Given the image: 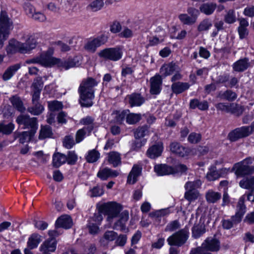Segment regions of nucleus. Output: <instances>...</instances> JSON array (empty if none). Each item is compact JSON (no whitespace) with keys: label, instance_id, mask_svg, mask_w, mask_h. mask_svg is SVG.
Instances as JSON below:
<instances>
[{"label":"nucleus","instance_id":"nucleus-27","mask_svg":"<svg viewBox=\"0 0 254 254\" xmlns=\"http://www.w3.org/2000/svg\"><path fill=\"white\" fill-rule=\"evenodd\" d=\"M57 243L55 239L50 238L41 246L40 250L43 253L54 252L56 249Z\"/></svg>","mask_w":254,"mask_h":254},{"label":"nucleus","instance_id":"nucleus-52","mask_svg":"<svg viewBox=\"0 0 254 254\" xmlns=\"http://www.w3.org/2000/svg\"><path fill=\"white\" fill-rule=\"evenodd\" d=\"M104 193L103 190L99 186H96L91 189L88 194L91 197H97L102 195Z\"/></svg>","mask_w":254,"mask_h":254},{"label":"nucleus","instance_id":"nucleus-38","mask_svg":"<svg viewBox=\"0 0 254 254\" xmlns=\"http://www.w3.org/2000/svg\"><path fill=\"white\" fill-rule=\"evenodd\" d=\"M100 154L98 151L95 149H92L88 151L85 158L89 163H94L96 162L100 158Z\"/></svg>","mask_w":254,"mask_h":254},{"label":"nucleus","instance_id":"nucleus-36","mask_svg":"<svg viewBox=\"0 0 254 254\" xmlns=\"http://www.w3.org/2000/svg\"><path fill=\"white\" fill-rule=\"evenodd\" d=\"M20 67V65L19 64H16L8 68L3 74L2 77L3 80H8L10 79Z\"/></svg>","mask_w":254,"mask_h":254},{"label":"nucleus","instance_id":"nucleus-30","mask_svg":"<svg viewBox=\"0 0 254 254\" xmlns=\"http://www.w3.org/2000/svg\"><path fill=\"white\" fill-rule=\"evenodd\" d=\"M249 66L248 60L243 59L238 60L233 64V68L235 71L240 72L246 70Z\"/></svg>","mask_w":254,"mask_h":254},{"label":"nucleus","instance_id":"nucleus-46","mask_svg":"<svg viewBox=\"0 0 254 254\" xmlns=\"http://www.w3.org/2000/svg\"><path fill=\"white\" fill-rule=\"evenodd\" d=\"M52 134V130L50 127L47 126H42L40 132L39 138L42 139L47 137H50L51 136Z\"/></svg>","mask_w":254,"mask_h":254},{"label":"nucleus","instance_id":"nucleus-53","mask_svg":"<svg viewBox=\"0 0 254 254\" xmlns=\"http://www.w3.org/2000/svg\"><path fill=\"white\" fill-rule=\"evenodd\" d=\"M63 106L62 103L58 101L48 102V107L51 111H59L63 108Z\"/></svg>","mask_w":254,"mask_h":254},{"label":"nucleus","instance_id":"nucleus-39","mask_svg":"<svg viewBox=\"0 0 254 254\" xmlns=\"http://www.w3.org/2000/svg\"><path fill=\"white\" fill-rule=\"evenodd\" d=\"M128 111H115L112 114V116L115 119V122L119 124H121L125 118H127Z\"/></svg>","mask_w":254,"mask_h":254},{"label":"nucleus","instance_id":"nucleus-49","mask_svg":"<svg viewBox=\"0 0 254 254\" xmlns=\"http://www.w3.org/2000/svg\"><path fill=\"white\" fill-rule=\"evenodd\" d=\"M28 111L34 115H38L44 111V107L39 103L33 104V107L29 108Z\"/></svg>","mask_w":254,"mask_h":254},{"label":"nucleus","instance_id":"nucleus-14","mask_svg":"<svg viewBox=\"0 0 254 254\" xmlns=\"http://www.w3.org/2000/svg\"><path fill=\"white\" fill-rule=\"evenodd\" d=\"M252 132H254V122L251 127L236 128L229 134L228 137L230 140L234 141L239 138L248 136Z\"/></svg>","mask_w":254,"mask_h":254},{"label":"nucleus","instance_id":"nucleus-37","mask_svg":"<svg viewBox=\"0 0 254 254\" xmlns=\"http://www.w3.org/2000/svg\"><path fill=\"white\" fill-rule=\"evenodd\" d=\"M95 0L89 5V7L93 11L100 10L104 6V3H109V0Z\"/></svg>","mask_w":254,"mask_h":254},{"label":"nucleus","instance_id":"nucleus-57","mask_svg":"<svg viewBox=\"0 0 254 254\" xmlns=\"http://www.w3.org/2000/svg\"><path fill=\"white\" fill-rule=\"evenodd\" d=\"M86 127H83L82 129H79L76 134V141L77 143L81 142L85 137L86 134L88 132V131L85 130Z\"/></svg>","mask_w":254,"mask_h":254},{"label":"nucleus","instance_id":"nucleus-33","mask_svg":"<svg viewBox=\"0 0 254 254\" xmlns=\"http://www.w3.org/2000/svg\"><path fill=\"white\" fill-rule=\"evenodd\" d=\"M221 197L220 193L212 190H209L205 195L206 199L209 203H215L220 199Z\"/></svg>","mask_w":254,"mask_h":254},{"label":"nucleus","instance_id":"nucleus-44","mask_svg":"<svg viewBox=\"0 0 254 254\" xmlns=\"http://www.w3.org/2000/svg\"><path fill=\"white\" fill-rule=\"evenodd\" d=\"M10 101L13 106L17 109V110L21 112H23L25 110V108L23 106V103L20 99L17 96H13L10 99Z\"/></svg>","mask_w":254,"mask_h":254},{"label":"nucleus","instance_id":"nucleus-56","mask_svg":"<svg viewBox=\"0 0 254 254\" xmlns=\"http://www.w3.org/2000/svg\"><path fill=\"white\" fill-rule=\"evenodd\" d=\"M73 137L70 136L65 137L63 141L64 146L67 149L71 148L74 145Z\"/></svg>","mask_w":254,"mask_h":254},{"label":"nucleus","instance_id":"nucleus-35","mask_svg":"<svg viewBox=\"0 0 254 254\" xmlns=\"http://www.w3.org/2000/svg\"><path fill=\"white\" fill-rule=\"evenodd\" d=\"M241 188L248 190L254 189V177L244 178L239 183Z\"/></svg>","mask_w":254,"mask_h":254},{"label":"nucleus","instance_id":"nucleus-62","mask_svg":"<svg viewBox=\"0 0 254 254\" xmlns=\"http://www.w3.org/2000/svg\"><path fill=\"white\" fill-rule=\"evenodd\" d=\"M243 14L250 17H254V6L250 5L247 6L244 10Z\"/></svg>","mask_w":254,"mask_h":254},{"label":"nucleus","instance_id":"nucleus-20","mask_svg":"<svg viewBox=\"0 0 254 254\" xmlns=\"http://www.w3.org/2000/svg\"><path fill=\"white\" fill-rule=\"evenodd\" d=\"M118 237V234L113 231H106L100 240V243L103 247H108Z\"/></svg>","mask_w":254,"mask_h":254},{"label":"nucleus","instance_id":"nucleus-48","mask_svg":"<svg viewBox=\"0 0 254 254\" xmlns=\"http://www.w3.org/2000/svg\"><path fill=\"white\" fill-rule=\"evenodd\" d=\"M81 124L87 126L84 127H86L85 130L88 131V133L90 132L93 128V120L90 117H87L85 118L82 119L80 121Z\"/></svg>","mask_w":254,"mask_h":254},{"label":"nucleus","instance_id":"nucleus-11","mask_svg":"<svg viewBox=\"0 0 254 254\" xmlns=\"http://www.w3.org/2000/svg\"><path fill=\"white\" fill-rule=\"evenodd\" d=\"M201 185V182L199 180H196L194 182H187L185 185L186 191L185 194V197L190 202H191L196 199L199 193L196 190L199 188Z\"/></svg>","mask_w":254,"mask_h":254},{"label":"nucleus","instance_id":"nucleus-6","mask_svg":"<svg viewBox=\"0 0 254 254\" xmlns=\"http://www.w3.org/2000/svg\"><path fill=\"white\" fill-rule=\"evenodd\" d=\"M13 28V22L5 11H1L0 14V49L7 39L9 32Z\"/></svg>","mask_w":254,"mask_h":254},{"label":"nucleus","instance_id":"nucleus-29","mask_svg":"<svg viewBox=\"0 0 254 254\" xmlns=\"http://www.w3.org/2000/svg\"><path fill=\"white\" fill-rule=\"evenodd\" d=\"M190 86L188 83L178 82L172 85V89L174 93L180 94L189 89Z\"/></svg>","mask_w":254,"mask_h":254},{"label":"nucleus","instance_id":"nucleus-23","mask_svg":"<svg viewBox=\"0 0 254 254\" xmlns=\"http://www.w3.org/2000/svg\"><path fill=\"white\" fill-rule=\"evenodd\" d=\"M131 107L140 106L144 102V99L139 94H132L126 98Z\"/></svg>","mask_w":254,"mask_h":254},{"label":"nucleus","instance_id":"nucleus-9","mask_svg":"<svg viewBox=\"0 0 254 254\" xmlns=\"http://www.w3.org/2000/svg\"><path fill=\"white\" fill-rule=\"evenodd\" d=\"M246 196H242L238 201L236 209V212L235 216L232 217V221L225 220L223 222V226L224 228L229 229L231 228L233 224L238 223L241 221L242 218L246 212V207L244 205V201Z\"/></svg>","mask_w":254,"mask_h":254},{"label":"nucleus","instance_id":"nucleus-58","mask_svg":"<svg viewBox=\"0 0 254 254\" xmlns=\"http://www.w3.org/2000/svg\"><path fill=\"white\" fill-rule=\"evenodd\" d=\"M133 36L132 31L127 27L124 28L119 33V36L122 38H128Z\"/></svg>","mask_w":254,"mask_h":254},{"label":"nucleus","instance_id":"nucleus-43","mask_svg":"<svg viewBox=\"0 0 254 254\" xmlns=\"http://www.w3.org/2000/svg\"><path fill=\"white\" fill-rule=\"evenodd\" d=\"M170 213L169 208L162 209L152 212L149 214V216L154 219H158L161 217L166 216Z\"/></svg>","mask_w":254,"mask_h":254},{"label":"nucleus","instance_id":"nucleus-28","mask_svg":"<svg viewBox=\"0 0 254 254\" xmlns=\"http://www.w3.org/2000/svg\"><path fill=\"white\" fill-rule=\"evenodd\" d=\"M140 172L141 168L137 165H134L128 176L127 180V183L129 184H134L136 182L137 178L139 175Z\"/></svg>","mask_w":254,"mask_h":254},{"label":"nucleus","instance_id":"nucleus-60","mask_svg":"<svg viewBox=\"0 0 254 254\" xmlns=\"http://www.w3.org/2000/svg\"><path fill=\"white\" fill-rule=\"evenodd\" d=\"M188 13L190 15V16L195 22L197 17L199 15V11L193 7H189L187 10Z\"/></svg>","mask_w":254,"mask_h":254},{"label":"nucleus","instance_id":"nucleus-21","mask_svg":"<svg viewBox=\"0 0 254 254\" xmlns=\"http://www.w3.org/2000/svg\"><path fill=\"white\" fill-rule=\"evenodd\" d=\"M180 67L174 63L165 64L160 68V72L161 76L166 77L174 73L175 71H179Z\"/></svg>","mask_w":254,"mask_h":254},{"label":"nucleus","instance_id":"nucleus-34","mask_svg":"<svg viewBox=\"0 0 254 254\" xmlns=\"http://www.w3.org/2000/svg\"><path fill=\"white\" fill-rule=\"evenodd\" d=\"M67 157L64 154L59 153H55L53 157V164L56 167H59L65 163Z\"/></svg>","mask_w":254,"mask_h":254},{"label":"nucleus","instance_id":"nucleus-24","mask_svg":"<svg viewBox=\"0 0 254 254\" xmlns=\"http://www.w3.org/2000/svg\"><path fill=\"white\" fill-rule=\"evenodd\" d=\"M119 175V172L108 168H101L97 174V176L102 180H106L110 177H116Z\"/></svg>","mask_w":254,"mask_h":254},{"label":"nucleus","instance_id":"nucleus-2","mask_svg":"<svg viewBox=\"0 0 254 254\" xmlns=\"http://www.w3.org/2000/svg\"><path fill=\"white\" fill-rule=\"evenodd\" d=\"M53 53V51L52 50H49L46 52L42 53L39 56L27 60L26 63L27 64L37 63L45 67L57 65L62 69L65 70L74 66H78L81 63L82 57L80 55L69 59L68 61H62L59 59L53 57L52 56Z\"/></svg>","mask_w":254,"mask_h":254},{"label":"nucleus","instance_id":"nucleus-22","mask_svg":"<svg viewBox=\"0 0 254 254\" xmlns=\"http://www.w3.org/2000/svg\"><path fill=\"white\" fill-rule=\"evenodd\" d=\"M154 171L158 176H165L173 174L175 170L173 167L165 164L156 165L154 166Z\"/></svg>","mask_w":254,"mask_h":254},{"label":"nucleus","instance_id":"nucleus-19","mask_svg":"<svg viewBox=\"0 0 254 254\" xmlns=\"http://www.w3.org/2000/svg\"><path fill=\"white\" fill-rule=\"evenodd\" d=\"M162 79L161 75L156 74L150 79V93L158 94L161 90Z\"/></svg>","mask_w":254,"mask_h":254},{"label":"nucleus","instance_id":"nucleus-16","mask_svg":"<svg viewBox=\"0 0 254 254\" xmlns=\"http://www.w3.org/2000/svg\"><path fill=\"white\" fill-rule=\"evenodd\" d=\"M107 40L108 38L105 35H101L95 38H90L87 41L84 45V48L88 52H94L98 47L104 44Z\"/></svg>","mask_w":254,"mask_h":254},{"label":"nucleus","instance_id":"nucleus-59","mask_svg":"<svg viewBox=\"0 0 254 254\" xmlns=\"http://www.w3.org/2000/svg\"><path fill=\"white\" fill-rule=\"evenodd\" d=\"M180 225L179 222L177 221H174L167 225L165 229V231L166 232H172L178 229Z\"/></svg>","mask_w":254,"mask_h":254},{"label":"nucleus","instance_id":"nucleus-41","mask_svg":"<svg viewBox=\"0 0 254 254\" xmlns=\"http://www.w3.org/2000/svg\"><path fill=\"white\" fill-rule=\"evenodd\" d=\"M212 23L210 20L205 19L200 22L197 27L199 32H202L209 30L212 27Z\"/></svg>","mask_w":254,"mask_h":254},{"label":"nucleus","instance_id":"nucleus-55","mask_svg":"<svg viewBox=\"0 0 254 254\" xmlns=\"http://www.w3.org/2000/svg\"><path fill=\"white\" fill-rule=\"evenodd\" d=\"M23 8L25 13L29 17H32L34 13L36 12L34 7L28 2L24 4Z\"/></svg>","mask_w":254,"mask_h":254},{"label":"nucleus","instance_id":"nucleus-40","mask_svg":"<svg viewBox=\"0 0 254 254\" xmlns=\"http://www.w3.org/2000/svg\"><path fill=\"white\" fill-rule=\"evenodd\" d=\"M216 8V4L214 3H204L200 7V11L206 15L212 14Z\"/></svg>","mask_w":254,"mask_h":254},{"label":"nucleus","instance_id":"nucleus-18","mask_svg":"<svg viewBox=\"0 0 254 254\" xmlns=\"http://www.w3.org/2000/svg\"><path fill=\"white\" fill-rule=\"evenodd\" d=\"M163 149L162 142H159L149 147L146 154L151 159H155L161 156Z\"/></svg>","mask_w":254,"mask_h":254},{"label":"nucleus","instance_id":"nucleus-61","mask_svg":"<svg viewBox=\"0 0 254 254\" xmlns=\"http://www.w3.org/2000/svg\"><path fill=\"white\" fill-rule=\"evenodd\" d=\"M201 139V135L200 134L196 133H190L188 137L189 142L192 143H197Z\"/></svg>","mask_w":254,"mask_h":254},{"label":"nucleus","instance_id":"nucleus-10","mask_svg":"<svg viewBox=\"0 0 254 254\" xmlns=\"http://www.w3.org/2000/svg\"><path fill=\"white\" fill-rule=\"evenodd\" d=\"M123 55V48L121 47L106 48L98 53V56L100 58L114 62L121 59Z\"/></svg>","mask_w":254,"mask_h":254},{"label":"nucleus","instance_id":"nucleus-51","mask_svg":"<svg viewBox=\"0 0 254 254\" xmlns=\"http://www.w3.org/2000/svg\"><path fill=\"white\" fill-rule=\"evenodd\" d=\"M165 36L159 35L158 36H155L150 37L149 40V45L150 46H155L157 45L164 41Z\"/></svg>","mask_w":254,"mask_h":254},{"label":"nucleus","instance_id":"nucleus-4","mask_svg":"<svg viewBox=\"0 0 254 254\" xmlns=\"http://www.w3.org/2000/svg\"><path fill=\"white\" fill-rule=\"evenodd\" d=\"M98 82L89 77L82 81L78 89L80 94V103L82 106L90 107L93 105L94 98L93 88L97 86Z\"/></svg>","mask_w":254,"mask_h":254},{"label":"nucleus","instance_id":"nucleus-17","mask_svg":"<svg viewBox=\"0 0 254 254\" xmlns=\"http://www.w3.org/2000/svg\"><path fill=\"white\" fill-rule=\"evenodd\" d=\"M210 216L205 217V215L202 216L200 219V225L194 226L192 229V236L195 238H198L205 231V220H206V224H208L210 221Z\"/></svg>","mask_w":254,"mask_h":254},{"label":"nucleus","instance_id":"nucleus-42","mask_svg":"<svg viewBox=\"0 0 254 254\" xmlns=\"http://www.w3.org/2000/svg\"><path fill=\"white\" fill-rule=\"evenodd\" d=\"M220 178L219 174H218V171L216 167H211L206 175V178L208 181H215Z\"/></svg>","mask_w":254,"mask_h":254},{"label":"nucleus","instance_id":"nucleus-12","mask_svg":"<svg viewBox=\"0 0 254 254\" xmlns=\"http://www.w3.org/2000/svg\"><path fill=\"white\" fill-rule=\"evenodd\" d=\"M189 232L187 229H182L177 233L170 236L167 239V242L170 245L181 246L188 239Z\"/></svg>","mask_w":254,"mask_h":254},{"label":"nucleus","instance_id":"nucleus-31","mask_svg":"<svg viewBox=\"0 0 254 254\" xmlns=\"http://www.w3.org/2000/svg\"><path fill=\"white\" fill-rule=\"evenodd\" d=\"M108 160L110 164L116 167L121 163L120 154L117 152H111L108 154Z\"/></svg>","mask_w":254,"mask_h":254},{"label":"nucleus","instance_id":"nucleus-8","mask_svg":"<svg viewBox=\"0 0 254 254\" xmlns=\"http://www.w3.org/2000/svg\"><path fill=\"white\" fill-rule=\"evenodd\" d=\"M252 158L249 157L235 164L233 170L237 177H242L252 174L254 172V166L252 165Z\"/></svg>","mask_w":254,"mask_h":254},{"label":"nucleus","instance_id":"nucleus-25","mask_svg":"<svg viewBox=\"0 0 254 254\" xmlns=\"http://www.w3.org/2000/svg\"><path fill=\"white\" fill-rule=\"evenodd\" d=\"M43 86V83L41 78H37L34 80L32 87L35 89V91L32 95L33 104L38 103V101L40 97V91Z\"/></svg>","mask_w":254,"mask_h":254},{"label":"nucleus","instance_id":"nucleus-45","mask_svg":"<svg viewBox=\"0 0 254 254\" xmlns=\"http://www.w3.org/2000/svg\"><path fill=\"white\" fill-rule=\"evenodd\" d=\"M140 119L141 115L139 114L131 113L128 114L127 113L126 120L127 122L130 125L137 123Z\"/></svg>","mask_w":254,"mask_h":254},{"label":"nucleus","instance_id":"nucleus-50","mask_svg":"<svg viewBox=\"0 0 254 254\" xmlns=\"http://www.w3.org/2000/svg\"><path fill=\"white\" fill-rule=\"evenodd\" d=\"M225 21L229 24L233 23L236 21V16L235 11L233 9L229 10L225 16Z\"/></svg>","mask_w":254,"mask_h":254},{"label":"nucleus","instance_id":"nucleus-26","mask_svg":"<svg viewBox=\"0 0 254 254\" xmlns=\"http://www.w3.org/2000/svg\"><path fill=\"white\" fill-rule=\"evenodd\" d=\"M72 220L68 215H62L59 217L56 223L57 228H64L68 229L72 226Z\"/></svg>","mask_w":254,"mask_h":254},{"label":"nucleus","instance_id":"nucleus-5","mask_svg":"<svg viewBox=\"0 0 254 254\" xmlns=\"http://www.w3.org/2000/svg\"><path fill=\"white\" fill-rule=\"evenodd\" d=\"M16 122L20 125H23L25 128H30V131H24L19 135V141L24 143L31 140L38 128L36 118H29L28 116L21 115L18 117Z\"/></svg>","mask_w":254,"mask_h":254},{"label":"nucleus","instance_id":"nucleus-32","mask_svg":"<svg viewBox=\"0 0 254 254\" xmlns=\"http://www.w3.org/2000/svg\"><path fill=\"white\" fill-rule=\"evenodd\" d=\"M41 236L37 234H33L30 236L27 242V246L30 249L37 248L40 243Z\"/></svg>","mask_w":254,"mask_h":254},{"label":"nucleus","instance_id":"nucleus-54","mask_svg":"<svg viewBox=\"0 0 254 254\" xmlns=\"http://www.w3.org/2000/svg\"><path fill=\"white\" fill-rule=\"evenodd\" d=\"M179 18L180 21L185 24H192L195 22L193 19L187 14H181L179 16Z\"/></svg>","mask_w":254,"mask_h":254},{"label":"nucleus","instance_id":"nucleus-47","mask_svg":"<svg viewBox=\"0 0 254 254\" xmlns=\"http://www.w3.org/2000/svg\"><path fill=\"white\" fill-rule=\"evenodd\" d=\"M14 128V125L12 123L4 125L3 123L0 124V132L3 134H9L12 132Z\"/></svg>","mask_w":254,"mask_h":254},{"label":"nucleus","instance_id":"nucleus-7","mask_svg":"<svg viewBox=\"0 0 254 254\" xmlns=\"http://www.w3.org/2000/svg\"><path fill=\"white\" fill-rule=\"evenodd\" d=\"M219 247V242L216 239L208 238L202 244L200 247L191 250L190 254H211L208 251H217Z\"/></svg>","mask_w":254,"mask_h":254},{"label":"nucleus","instance_id":"nucleus-13","mask_svg":"<svg viewBox=\"0 0 254 254\" xmlns=\"http://www.w3.org/2000/svg\"><path fill=\"white\" fill-rule=\"evenodd\" d=\"M149 133V131L147 127L145 126L138 128L134 132L135 137L138 140H136L134 144L132 145L131 149L134 150H138L142 146L144 145L146 142V139H143L141 140L139 139L148 136Z\"/></svg>","mask_w":254,"mask_h":254},{"label":"nucleus","instance_id":"nucleus-64","mask_svg":"<svg viewBox=\"0 0 254 254\" xmlns=\"http://www.w3.org/2000/svg\"><path fill=\"white\" fill-rule=\"evenodd\" d=\"M122 27L118 22H114L111 26L110 30L113 33H117L121 31Z\"/></svg>","mask_w":254,"mask_h":254},{"label":"nucleus","instance_id":"nucleus-1","mask_svg":"<svg viewBox=\"0 0 254 254\" xmlns=\"http://www.w3.org/2000/svg\"><path fill=\"white\" fill-rule=\"evenodd\" d=\"M121 205L115 202H109L101 206V212L95 213L94 216L89 220L88 227L89 233L92 234H96L100 232L99 226L103 220L102 212L107 215V221L110 223L108 226H111V223L114 221H117L115 223L113 228L121 231L126 230L125 222L128 219V213L125 211L120 214L122 210Z\"/></svg>","mask_w":254,"mask_h":254},{"label":"nucleus","instance_id":"nucleus-3","mask_svg":"<svg viewBox=\"0 0 254 254\" xmlns=\"http://www.w3.org/2000/svg\"><path fill=\"white\" fill-rule=\"evenodd\" d=\"M36 45L37 41L35 37L27 35L25 37V43L20 42L13 39L10 40L6 50L8 55H12L16 53L27 54L34 49Z\"/></svg>","mask_w":254,"mask_h":254},{"label":"nucleus","instance_id":"nucleus-63","mask_svg":"<svg viewBox=\"0 0 254 254\" xmlns=\"http://www.w3.org/2000/svg\"><path fill=\"white\" fill-rule=\"evenodd\" d=\"M77 156L73 151H69L66 161L68 164H73L77 161Z\"/></svg>","mask_w":254,"mask_h":254},{"label":"nucleus","instance_id":"nucleus-15","mask_svg":"<svg viewBox=\"0 0 254 254\" xmlns=\"http://www.w3.org/2000/svg\"><path fill=\"white\" fill-rule=\"evenodd\" d=\"M170 150L181 157L190 156L195 153L194 149L185 147L177 142H173L170 144Z\"/></svg>","mask_w":254,"mask_h":254}]
</instances>
